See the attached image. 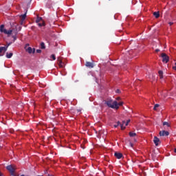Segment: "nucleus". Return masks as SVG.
Listing matches in <instances>:
<instances>
[{"label": "nucleus", "mask_w": 176, "mask_h": 176, "mask_svg": "<svg viewBox=\"0 0 176 176\" xmlns=\"http://www.w3.org/2000/svg\"><path fill=\"white\" fill-rule=\"evenodd\" d=\"M0 32H2L3 34H5L6 35H8V36H10L12 35V33L13 32L14 35H12L13 38V42H15L17 39V26L14 25L11 26V28L8 30L5 29V25H0Z\"/></svg>", "instance_id": "obj_1"}, {"label": "nucleus", "mask_w": 176, "mask_h": 176, "mask_svg": "<svg viewBox=\"0 0 176 176\" xmlns=\"http://www.w3.org/2000/svg\"><path fill=\"white\" fill-rule=\"evenodd\" d=\"M105 104L109 107V108H112V109H119L118 107V102L116 100L112 101V100H109L105 102Z\"/></svg>", "instance_id": "obj_2"}, {"label": "nucleus", "mask_w": 176, "mask_h": 176, "mask_svg": "<svg viewBox=\"0 0 176 176\" xmlns=\"http://www.w3.org/2000/svg\"><path fill=\"white\" fill-rule=\"evenodd\" d=\"M6 169L11 173L12 175L14 174V171H16V166L14 165H8L6 166Z\"/></svg>", "instance_id": "obj_3"}, {"label": "nucleus", "mask_w": 176, "mask_h": 176, "mask_svg": "<svg viewBox=\"0 0 176 176\" xmlns=\"http://www.w3.org/2000/svg\"><path fill=\"white\" fill-rule=\"evenodd\" d=\"M161 57L162 58V63H167L170 60V58L165 53H162Z\"/></svg>", "instance_id": "obj_4"}, {"label": "nucleus", "mask_w": 176, "mask_h": 176, "mask_svg": "<svg viewBox=\"0 0 176 176\" xmlns=\"http://www.w3.org/2000/svg\"><path fill=\"white\" fill-rule=\"evenodd\" d=\"M160 137H167L170 135V132L167 131H160Z\"/></svg>", "instance_id": "obj_5"}, {"label": "nucleus", "mask_w": 176, "mask_h": 176, "mask_svg": "<svg viewBox=\"0 0 176 176\" xmlns=\"http://www.w3.org/2000/svg\"><path fill=\"white\" fill-rule=\"evenodd\" d=\"M57 60H58V64L60 68H64L65 65H64V63H63V60H62L61 57H60V56L58 57Z\"/></svg>", "instance_id": "obj_6"}, {"label": "nucleus", "mask_w": 176, "mask_h": 176, "mask_svg": "<svg viewBox=\"0 0 176 176\" xmlns=\"http://www.w3.org/2000/svg\"><path fill=\"white\" fill-rule=\"evenodd\" d=\"M85 66H87L88 68H94V64L89 61L85 62Z\"/></svg>", "instance_id": "obj_7"}, {"label": "nucleus", "mask_w": 176, "mask_h": 176, "mask_svg": "<svg viewBox=\"0 0 176 176\" xmlns=\"http://www.w3.org/2000/svg\"><path fill=\"white\" fill-rule=\"evenodd\" d=\"M114 156H115L117 159H122V157H123V154H122V153L116 152V153H114Z\"/></svg>", "instance_id": "obj_8"}, {"label": "nucleus", "mask_w": 176, "mask_h": 176, "mask_svg": "<svg viewBox=\"0 0 176 176\" xmlns=\"http://www.w3.org/2000/svg\"><path fill=\"white\" fill-rule=\"evenodd\" d=\"M153 142H154L155 146H157V145H159V142H160V139H159L157 137L155 136Z\"/></svg>", "instance_id": "obj_9"}, {"label": "nucleus", "mask_w": 176, "mask_h": 176, "mask_svg": "<svg viewBox=\"0 0 176 176\" xmlns=\"http://www.w3.org/2000/svg\"><path fill=\"white\" fill-rule=\"evenodd\" d=\"M26 52H28L30 54H31V53H35V48H32L31 47H28V48H26Z\"/></svg>", "instance_id": "obj_10"}, {"label": "nucleus", "mask_w": 176, "mask_h": 176, "mask_svg": "<svg viewBox=\"0 0 176 176\" xmlns=\"http://www.w3.org/2000/svg\"><path fill=\"white\" fill-rule=\"evenodd\" d=\"M19 17H20L21 20H23V21L25 20V19L27 17V11L25 12V14L21 15Z\"/></svg>", "instance_id": "obj_11"}, {"label": "nucleus", "mask_w": 176, "mask_h": 176, "mask_svg": "<svg viewBox=\"0 0 176 176\" xmlns=\"http://www.w3.org/2000/svg\"><path fill=\"white\" fill-rule=\"evenodd\" d=\"M153 16H155V19H159V17H160V14L159 12H154Z\"/></svg>", "instance_id": "obj_12"}, {"label": "nucleus", "mask_w": 176, "mask_h": 176, "mask_svg": "<svg viewBox=\"0 0 176 176\" xmlns=\"http://www.w3.org/2000/svg\"><path fill=\"white\" fill-rule=\"evenodd\" d=\"M42 21H43V19H42V17L41 16H37L36 19V23H41Z\"/></svg>", "instance_id": "obj_13"}, {"label": "nucleus", "mask_w": 176, "mask_h": 176, "mask_svg": "<svg viewBox=\"0 0 176 176\" xmlns=\"http://www.w3.org/2000/svg\"><path fill=\"white\" fill-rule=\"evenodd\" d=\"M12 45V43H10L7 45L6 47H4L6 48V50H2V52H3V53H5L7 50H8V48L9 47V46H10Z\"/></svg>", "instance_id": "obj_14"}, {"label": "nucleus", "mask_w": 176, "mask_h": 176, "mask_svg": "<svg viewBox=\"0 0 176 176\" xmlns=\"http://www.w3.org/2000/svg\"><path fill=\"white\" fill-rule=\"evenodd\" d=\"M13 56V53L10 52H7L6 53V57L7 58H12V57Z\"/></svg>", "instance_id": "obj_15"}, {"label": "nucleus", "mask_w": 176, "mask_h": 176, "mask_svg": "<svg viewBox=\"0 0 176 176\" xmlns=\"http://www.w3.org/2000/svg\"><path fill=\"white\" fill-rule=\"evenodd\" d=\"M38 27H45V21H42L41 22H38Z\"/></svg>", "instance_id": "obj_16"}, {"label": "nucleus", "mask_w": 176, "mask_h": 176, "mask_svg": "<svg viewBox=\"0 0 176 176\" xmlns=\"http://www.w3.org/2000/svg\"><path fill=\"white\" fill-rule=\"evenodd\" d=\"M158 74H159V76H160V79H163V71L160 70L158 72Z\"/></svg>", "instance_id": "obj_17"}, {"label": "nucleus", "mask_w": 176, "mask_h": 176, "mask_svg": "<svg viewBox=\"0 0 176 176\" xmlns=\"http://www.w3.org/2000/svg\"><path fill=\"white\" fill-rule=\"evenodd\" d=\"M2 50H6V48L0 47V57H2V56H3V54H2Z\"/></svg>", "instance_id": "obj_18"}, {"label": "nucleus", "mask_w": 176, "mask_h": 176, "mask_svg": "<svg viewBox=\"0 0 176 176\" xmlns=\"http://www.w3.org/2000/svg\"><path fill=\"white\" fill-rule=\"evenodd\" d=\"M41 49H46V46L45 45V43H41Z\"/></svg>", "instance_id": "obj_19"}, {"label": "nucleus", "mask_w": 176, "mask_h": 176, "mask_svg": "<svg viewBox=\"0 0 176 176\" xmlns=\"http://www.w3.org/2000/svg\"><path fill=\"white\" fill-rule=\"evenodd\" d=\"M122 123L123 124H125V126H129V123H130V120H128L126 122L123 121Z\"/></svg>", "instance_id": "obj_20"}, {"label": "nucleus", "mask_w": 176, "mask_h": 176, "mask_svg": "<svg viewBox=\"0 0 176 176\" xmlns=\"http://www.w3.org/2000/svg\"><path fill=\"white\" fill-rule=\"evenodd\" d=\"M129 135L131 137H135V135H137V133H133V132H129Z\"/></svg>", "instance_id": "obj_21"}, {"label": "nucleus", "mask_w": 176, "mask_h": 176, "mask_svg": "<svg viewBox=\"0 0 176 176\" xmlns=\"http://www.w3.org/2000/svg\"><path fill=\"white\" fill-rule=\"evenodd\" d=\"M163 126H167V127H170V124H168V122H164Z\"/></svg>", "instance_id": "obj_22"}, {"label": "nucleus", "mask_w": 176, "mask_h": 176, "mask_svg": "<svg viewBox=\"0 0 176 176\" xmlns=\"http://www.w3.org/2000/svg\"><path fill=\"white\" fill-rule=\"evenodd\" d=\"M159 107H160L159 104H155L154 108H153L154 111H156L157 108H159Z\"/></svg>", "instance_id": "obj_23"}, {"label": "nucleus", "mask_w": 176, "mask_h": 176, "mask_svg": "<svg viewBox=\"0 0 176 176\" xmlns=\"http://www.w3.org/2000/svg\"><path fill=\"white\" fill-rule=\"evenodd\" d=\"M50 58H52V60H56V55L52 54Z\"/></svg>", "instance_id": "obj_24"}, {"label": "nucleus", "mask_w": 176, "mask_h": 176, "mask_svg": "<svg viewBox=\"0 0 176 176\" xmlns=\"http://www.w3.org/2000/svg\"><path fill=\"white\" fill-rule=\"evenodd\" d=\"M122 105H123V102H120L119 103H118V109H119V107H122Z\"/></svg>", "instance_id": "obj_25"}, {"label": "nucleus", "mask_w": 176, "mask_h": 176, "mask_svg": "<svg viewBox=\"0 0 176 176\" xmlns=\"http://www.w3.org/2000/svg\"><path fill=\"white\" fill-rule=\"evenodd\" d=\"M120 124V122L118 121V122H117V124H115V125H114V127L116 128V127H118Z\"/></svg>", "instance_id": "obj_26"}, {"label": "nucleus", "mask_w": 176, "mask_h": 176, "mask_svg": "<svg viewBox=\"0 0 176 176\" xmlns=\"http://www.w3.org/2000/svg\"><path fill=\"white\" fill-rule=\"evenodd\" d=\"M123 124H120V127H121L122 130H124V129H126V126H124Z\"/></svg>", "instance_id": "obj_27"}, {"label": "nucleus", "mask_w": 176, "mask_h": 176, "mask_svg": "<svg viewBox=\"0 0 176 176\" xmlns=\"http://www.w3.org/2000/svg\"><path fill=\"white\" fill-rule=\"evenodd\" d=\"M23 23H24V20L21 19V21H20V24H21V25H23Z\"/></svg>", "instance_id": "obj_28"}, {"label": "nucleus", "mask_w": 176, "mask_h": 176, "mask_svg": "<svg viewBox=\"0 0 176 176\" xmlns=\"http://www.w3.org/2000/svg\"><path fill=\"white\" fill-rule=\"evenodd\" d=\"M36 53H42V50H36Z\"/></svg>", "instance_id": "obj_29"}, {"label": "nucleus", "mask_w": 176, "mask_h": 176, "mask_svg": "<svg viewBox=\"0 0 176 176\" xmlns=\"http://www.w3.org/2000/svg\"><path fill=\"white\" fill-rule=\"evenodd\" d=\"M129 145L131 148H133L134 146V144L131 142L129 143Z\"/></svg>", "instance_id": "obj_30"}, {"label": "nucleus", "mask_w": 176, "mask_h": 176, "mask_svg": "<svg viewBox=\"0 0 176 176\" xmlns=\"http://www.w3.org/2000/svg\"><path fill=\"white\" fill-rule=\"evenodd\" d=\"M168 24H169V25H173V24H174V23H173V22H169Z\"/></svg>", "instance_id": "obj_31"}, {"label": "nucleus", "mask_w": 176, "mask_h": 176, "mask_svg": "<svg viewBox=\"0 0 176 176\" xmlns=\"http://www.w3.org/2000/svg\"><path fill=\"white\" fill-rule=\"evenodd\" d=\"M175 66L173 67V69H175V71H176V63L175 64Z\"/></svg>", "instance_id": "obj_32"}, {"label": "nucleus", "mask_w": 176, "mask_h": 176, "mask_svg": "<svg viewBox=\"0 0 176 176\" xmlns=\"http://www.w3.org/2000/svg\"><path fill=\"white\" fill-rule=\"evenodd\" d=\"M155 52L157 53V52H160V50L157 49V50H155Z\"/></svg>", "instance_id": "obj_33"}, {"label": "nucleus", "mask_w": 176, "mask_h": 176, "mask_svg": "<svg viewBox=\"0 0 176 176\" xmlns=\"http://www.w3.org/2000/svg\"><path fill=\"white\" fill-rule=\"evenodd\" d=\"M0 176H3V174H2V173L0 172Z\"/></svg>", "instance_id": "obj_34"}, {"label": "nucleus", "mask_w": 176, "mask_h": 176, "mask_svg": "<svg viewBox=\"0 0 176 176\" xmlns=\"http://www.w3.org/2000/svg\"><path fill=\"white\" fill-rule=\"evenodd\" d=\"M119 91H120L119 89H117L116 93H119Z\"/></svg>", "instance_id": "obj_35"}, {"label": "nucleus", "mask_w": 176, "mask_h": 176, "mask_svg": "<svg viewBox=\"0 0 176 176\" xmlns=\"http://www.w3.org/2000/svg\"><path fill=\"white\" fill-rule=\"evenodd\" d=\"M120 97H118L117 98H116V100H120Z\"/></svg>", "instance_id": "obj_36"}, {"label": "nucleus", "mask_w": 176, "mask_h": 176, "mask_svg": "<svg viewBox=\"0 0 176 176\" xmlns=\"http://www.w3.org/2000/svg\"><path fill=\"white\" fill-rule=\"evenodd\" d=\"M174 152H175V153H176V148L174 149Z\"/></svg>", "instance_id": "obj_37"}, {"label": "nucleus", "mask_w": 176, "mask_h": 176, "mask_svg": "<svg viewBox=\"0 0 176 176\" xmlns=\"http://www.w3.org/2000/svg\"><path fill=\"white\" fill-rule=\"evenodd\" d=\"M47 176H53L52 175H48Z\"/></svg>", "instance_id": "obj_38"}, {"label": "nucleus", "mask_w": 176, "mask_h": 176, "mask_svg": "<svg viewBox=\"0 0 176 176\" xmlns=\"http://www.w3.org/2000/svg\"><path fill=\"white\" fill-rule=\"evenodd\" d=\"M0 148H1V146H0Z\"/></svg>", "instance_id": "obj_39"}]
</instances>
